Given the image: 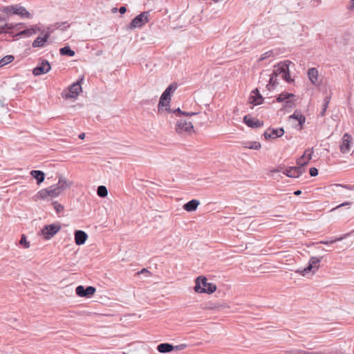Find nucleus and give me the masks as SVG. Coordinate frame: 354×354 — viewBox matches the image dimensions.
I'll use <instances>...</instances> for the list:
<instances>
[{"mask_svg": "<svg viewBox=\"0 0 354 354\" xmlns=\"http://www.w3.org/2000/svg\"><path fill=\"white\" fill-rule=\"evenodd\" d=\"M59 53L61 55L69 57H73L75 54V51L73 50L68 46L61 48L59 49Z\"/></svg>", "mask_w": 354, "mask_h": 354, "instance_id": "obj_28", "label": "nucleus"}, {"mask_svg": "<svg viewBox=\"0 0 354 354\" xmlns=\"http://www.w3.org/2000/svg\"><path fill=\"white\" fill-rule=\"evenodd\" d=\"M54 207L57 213L62 212L64 209V206L61 204L58 203L57 202L53 203Z\"/></svg>", "mask_w": 354, "mask_h": 354, "instance_id": "obj_41", "label": "nucleus"}, {"mask_svg": "<svg viewBox=\"0 0 354 354\" xmlns=\"http://www.w3.org/2000/svg\"><path fill=\"white\" fill-rule=\"evenodd\" d=\"M14 60V57L12 55H6L2 59H0V68L3 66L11 63Z\"/></svg>", "mask_w": 354, "mask_h": 354, "instance_id": "obj_30", "label": "nucleus"}, {"mask_svg": "<svg viewBox=\"0 0 354 354\" xmlns=\"http://www.w3.org/2000/svg\"><path fill=\"white\" fill-rule=\"evenodd\" d=\"M84 77H81L77 82L73 83L68 88V93L66 95V98H75L80 91H82L81 83L83 82Z\"/></svg>", "mask_w": 354, "mask_h": 354, "instance_id": "obj_9", "label": "nucleus"}, {"mask_svg": "<svg viewBox=\"0 0 354 354\" xmlns=\"http://www.w3.org/2000/svg\"><path fill=\"white\" fill-rule=\"evenodd\" d=\"M305 168L299 165L298 167H290L283 171V174L290 178H298L305 173Z\"/></svg>", "mask_w": 354, "mask_h": 354, "instance_id": "obj_13", "label": "nucleus"}, {"mask_svg": "<svg viewBox=\"0 0 354 354\" xmlns=\"http://www.w3.org/2000/svg\"><path fill=\"white\" fill-rule=\"evenodd\" d=\"M284 134V129L283 128L271 129L269 128L263 133V136L266 140L271 138L275 139L281 137Z\"/></svg>", "mask_w": 354, "mask_h": 354, "instance_id": "obj_14", "label": "nucleus"}, {"mask_svg": "<svg viewBox=\"0 0 354 354\" xmlns=\"http://www.w3.org/2000/svg\"><path fill=\"white\" fill-rule=\"evenodd\" d=\"M339 185L342 187H344L346 189L354 191V185Z\"/></svg>", "mask_w": 354, "mask_h": 354, "instance_id": "obj_45", "label": "nucleus"}, {"mask_svg": "<svg viewBox=\"0 0 354 354\" xmlns=\"http://www.w3.org/2000/svg\"><path fill=\"white\" fill-rule=\"evenodd\" d=\"M295 105L294 102L290 100H288L286 102L285 107H292Z\"/></svg>", "mask_w": 354, "mask_h": 354, "instance_id": "obj_48", "label": "nucleus"}, {"mask_svg": "<svg viewBox=\"0 0 354 354\" xmlns=\"http://www.w3.org/2000/svg\"><path fill=\"white\" fill-rule=\"evenodd\" d=\"M294 96L295 95L292 93H281L277 97V101L279 102H283L285 100H288L289 98Z\"/></svg>", "mask_w": 354, "mask_h": 354, "instance_id": "obj_31", "label": "nucleus"}, {"mask_svg": "<svg viewBox=\"0 0 354 354\" xmlns=\"http://www.w3.org/2000/svg\"><path fill=\"white\" fill-rule=\"evenodd\" d=\"M347 235L348 234H344V235L341 236L340 237L335 238V239H331V240H328V241H319V243L324 244V245L332 244V243H335L337 241H339L343 240L344 238H346L347 236Z\"/></svg>", "mask_w": 354, "mask_h": 354, "instance_id": "obj_32", "label": "nucleus"}, {"mask_svg": "<svg viewBox=\"0 0 354 354\" xmlns=\"http://www.w3.org/2000/svg\"><path fill=\"white\" fill-rule=\"evenodd\" d=\"M174 113H176L178 116H192L198 114L195 112L182 111L179 108L176 109Z\"/></svg>", "mask_w": 354, "mask_h": 354, "instance_id": "obj_34", "label": "nucleus"}, {"mask_svg": "<svg viewBox=\"0 0 354 354\" xmlns=\"http://www.w3.org/2000/svg\"><path fill=\"white\" fill-rule=\"evenodd\" d=\"M176 130L178 133L185 132L191 134L194 132V127L192 122L187 118H180L176 122Z\"/></svg>", "mask_w": 354, "mask_h": 354, "instance_id": "obj_5", "label": "nucleus"}, {"mask_svg": "<svg viewBox=\"0 0 354 354\" xmlns=\"http://www.w3.org/2000/svg\"><path fill=\"white\" fill-rule=\"evenodd\" d=\"M291 62L289 60H286L284 62H281L279 63L277 65L274 66V69L273 71L272 74L274 76H281L284 73L285 71L287 69V66L290 64Z\"/></svg>", "mask_w": 354, "mask_h": 354, "instance_id": "obj_18", "label": "nucleus"}, {"mask_svg": "<svg viewBox=\"0 0 354 354\" xmlns=\"http://www.w3.org/2000/svg\"><path fill=\"white\" fill-rule=\"evenodd\" d=\"M284 80H286L287 82H292V79H291L290 77V73H289V69H288V66H287V69L285 71L284 73L283 74L282 77H281Z\"/></svg>", "mask_w": 354, "mask_h": 354, "instance_id": "obj_37", "label": "nucleus"}, {"mask_svg": "<svg viewBox=\"0 0 354 354\" xmlns=\"http://www.w3.org/2000/svg\"><path fill=\"white\" fill-rule=\"evenodd\" d=\"M310 175L313 177L317 176L318 174V170L315 167H311L309 170Z\"/></svg>", "mask_w": 354, "mask_h": 354, "instance_id": "obj_44", "label": "nucleus"}, {"mask_svg": "<svg viewBox=\"0 0 354 354\" xmlns=\"http://www.w3.org/2000/svg\"><path fill=\"white\" fill-rule=\"evenodd\" d=\"M88 238L87 234L82 230L75 232V242L77 245H83Z\"/></svg>", "mask_w": 354, "mask_h": 354, "instance_id": "obj_20", "label": "nucleus"}, {"mask_svg": "<svg viewBox=\"0 0 354 354\" xmlns=\"http://www.w3.org/2000/svg\"><path fill=\"white\" fill-rule=\"evenodd\" d=\"M66 24H67V22H58V23H56L55 24V28L56 29H61L62 30H66L67 28H68L70 26L69 24L66 26Z\"/></svg>", "mask_w": 354, "mask_h": 354, "instance_id": "obj_36", "label": "nucleus"}, {"mask_svg": "<svg viewBox=\"0 0 354 354\" xmlns=\"http://www.w3.org/2000/svg\"><path fill=\"white\" fill-rule=\"evenodd\" d=\"M313 153V148L305 150L303 156L297 160V164L304 167V166H306L308 163V161L312 158Z\"/></svg>", "mask_w": 354, "mask_h": 354, "instance_id": "obj_16", "label": "nucleus"}, {"mask_svg": "<svg viewBox=\"0 0 354 354\" xmlns=\"http://www.w3.org/2000/svg\"><path fill=\"white\" fill-rule=\"evenodd\" d=\"M252 95L250 97V102L254 105L261 104L263 102V97L259 93L258 88H255L252 92Z\"/></svg>", "mask_w": 354, "mask_h": 354, "instance_id": "obj_19", "label": "nucleus"}, {"mask_svg": "<svg viewBox=\"0 0 354 354\" xmlns=\"http://www.w3.org/2000/svg\"><path fill=\"white\" fill-rule=\"evenodd\" d=\"M351 204V202H344V203L337 205V207H334L333 209H332V211L335 210V209H338V208H339L341 207H344V206H346V205H349Z\"/></svg>", "mask_w": 354, "mask_h": 354, "instance_id": "obj_46", "label": "nucleus"}, {"mask_svg": "<svg viewBox=\"0 0 354 354\" xmlns=\"http://www.w3.org/2000/svg\"><path fill=\"white\" fill-rule=\"evenodd\" d=\"M330 97L326 96L324 100V103L322 104V110L321 111V115L323 116L325 114V112L328 108V103L330 102Z\"/></svg>", "mask_w": 354, "mask_h": 354, "instance_id": "obj_35", "label": "nucleus"}, {"mask_svg": "<svg viewBox=\"0 0 354 354\" xmlns=\"http://www.w3.org/2000/svg\"><path fill=\"white\" fill-rule=\"evenodd\" d=\"M166 110L168 111H171L169 108H166Z\"/></svg>", "mask_w": 354, "mask_h": 354, "instance_id": "obj_56", "label": "nucleus"}, {"mask_svg": "<svg viewBox=\"0 0 354 354\" xmlns=\"http://www.w3.org/2000/svg\"><path fill=\"white\" fill-rule=\"evenodd\" d=\"M178 84L176 82L171 83L162 93L158 103V110L160 111L162 106H167L171 101V94L177 89Z\"/></svg>", "mask_w": 354, "mask_h": 354, "instance_id": "obj_4", "label": "nucleus"}, {"mask_svg": "<svg viewBox=\"0 0 354 354\" xmlns=\"http://www.w3.org/2000/svg\"><path fill=\"white\" fill-rule=\"evenodd\" d=\"M19 243L24 245L25 248H28L30 247V243L27 241L26 236L24 234L21 236Z\"/></svg>", "mask_w": 354, "mask_h": 354, "instance_id": "obj_39", "label": "nucleus"}, {"mask_svg": "<svg viewBox=\"0 0 354 354\" xmlns=\"http://www.w3.org/2000/svg\"><path fill=\"white\" fill-rule=\"evenodd\" d=\"M353 144V137L348 133H344L342 142L339 145L340 151L342 153H346L350 151L351 145Z\"/></svg>", "mask_w": 354, "mask_h": 354, "instance_id": "obj_10", "label": "nucleus"}, {"mask_svg": "<svg viewBox=\"0 0 354 354\" xmlns=\"http://www.w3.org/2000/svg\"><path fill=\"white\" fill-rule=\"evenodd\" d=\"M285 354H305V351L297 348H292L286 351Z\"/></svg>", "mask_w": 354, "mask_h": 354, "instance_id": "obj_38", "label": "nucleus"}, {"mask_svg": "<svg viewBox=\"0 0 354 354\" xmlns=\"http://www.w3.org/2000/svg\"><path fill=\"white\" fill-rule=\"evenodd\" d=\"M97 194L100 197H106L108 195V190L105 186L100 185L97 187Z\"/></svg>", "mask_w": 354, "mask_h": 354, "instance_id": "obj_33", "label": "nucleus"}, {"mask_svg": "<svg viewBox=\"0 0 354 354\" xmlns=\"http://www.w3.org/2000/svg\"><path fill=\"white\" fill-rule=\"evenodd\" d=\"M347 10L354 12V0H351L346 7Z\"/></svg>", "mask_w": 354, "mask_h": 354, "instance_id": "obj_43", "label": "nucleus"}, {"mask_svg": "<svg viewBox=\"0 0 354 354\" xmlns=\"http://www.w3.org/2000/svg\"><path fill=\"white\" fill-rule=\"evenodd\" d=\"M50 68L51 66L49 62L46 59H43L41 62L39 64V65H38L33 69L32 73L34 75L38 76L42 74L47 73L50 71Z\"/></svg>", "mask_w": 354, "mask_h": 354, "instance_id": "obj_12", "label": "nucleus"}, {"mask_svg": "<svg viewBox=\"0 0 354 354\" xmlns=\"http://www.w3.org/2000/svg\"><path fill=\"white\" fill-rule=\"evenodd\" d=\"M21 25V24H17L15 25H13L12 24H6L4 26H0V34L3 32L13 34V32L10 30H12L15 27H17Z\"/></svg>", "mask_w": 354, "mask_h": 354, "instance_id": "obj_27", "label": "nucleus"}, {"mask_svg": "<svg viewBox=\"0 0 354 354\" xmlns=\"http://www.w3.org/2000/svg\"><path fill=\"white\" fill-rule=\"evenodd\" d=\"M301 194V190H297L294 192V194L296 195V196H299Z\"/></svg>", "mask_w": 354, "mask_h": 354, "instance_id": "obj_54", "label": "nucleus"}, {"mask_svg": "<svg viewBox=\"0 0 354 354\" xmlns=\"http://www.w3.org/2000/svg\"><path fill=\"white\" fill-rule=\"evenodd\" d=\"M195 283L194 290L198 293L212 294L216 290V284L207 282L205 277H198L196 279Z\"/></svg>", "mask_w": 354, "mask_h": 354, "instance_id": "obj_2", "label": "nucleus"}, {"mask_svg": "<svg viewBox=\"0 0 354 354\" xmlns=\"http://www.w3.org/2000/svg\"><path fill=\"white\" fill-rule=\"evenodd\" d=\"M244 147L258 150L261 147L260 142L257 141L247 142L243 144Z\"/></svg>", "mask_w": 354, "mask_h": 354, "instance_id": "obj_29", "label": "nucleus"}, {"mask_svg": "<svg viewBox=\"0 0 354 354\" xmlns=\"http://www.w3.org/2000/svg\"><path fill=\"white\" fill-rule=\"evenodd\" d=\"M243 122L252 128H259L263 127V122L258 119L250 117L249 115H245L243 118Z\"/></svg>", "mask_w": 354, "mask_h": 354, "instance_id": "obj_17", "label": "nucleus"}, {"mask_svg": "<svg viewBox=\"0 0 354 354\" xmlns=\"http://www.w3.org/2000/svg\"><path fill=\"white\" fill-rule=\"evenodd\" d=\"M149 11L142 12L137 15L130 23V28H140L149 21Z\"/></svg>", "mask_w": 354, "mask_h": 354, "instance_id": "obj_7", "label": "nucleus"}, {"mask_svg": "<svg viewBox=\"0 0 354 354\" xmlns=\"http://www.w3.org/2000/svg\"><path fill=\"white\" fill-rule=\"evenodd\" d=\"M322 259V257H312L310 259L308 265L306 268L304 269H298L296 272H299L303 276H305L311 271H313V273H314L316 270L319 269V263L321 262Z\"/></svg>", "mask_w": 354, "mask_h": 354, "instance_id": "obj_6", "label": "nucleus"}, {"mask_svg": "<svg viewBox=\"0 0 354 354\" xmlns=\"http://www.w3.org/2000/svg\"><path fill=\"white\" fill-rule=\"evenodd\" d=\"M305 354H323L321 352H306L305 351Z\"/></svg>", "mask_w": 354, "mask_h": 354, "instance_id": "obj_52", "label": "nucleus"}, {"mask_svg": "<svg viewBox=\"0 0 354 354\" xmlns=\"http://www.w3.org/2000/svg\"><path fill=\"white\" fill-rule=\"evenodd\" d=\"M96 291L93 286H87L84 288L83 286H78L75 289L76 294L81 297H91Z\"/></svg>", "mask_w": 354, "mask_h": 354, "instance_id": "obj_11", "label": "nucleus"}, {"mask_svg": "<svg viewBox=\"0 0 354 354\" xmlns=\"http://www.w3.org/2000/svg\"><path fill=\"white\" fill-rule=\"evenodd\" d=\"M274 86L270 82L266 85V88L268 91H271L274 89Z\"/></svg>", "mask_w": 354, "mask_h": 354, "instance_id": "obj_51", "label": "nucleus"}, {"mask_svg": "<svg viewBox=\"0 0 354 354\" xmlns=\"http://www.w3.org/2000/svg\"><path fill=\"white\" fill-rule=\"evenodd\" d=\"M72 185L71 182L68 181L66 179L60 176L59 178L58 183L56 185L50 186L46 189H43L39 192V197L41 198H46L48 196L57 197L62 193L66 188Z\"/></svg>", "mask_w": 354, "mask_h": 354, "instance_id": "obj_1", "label": "nucleus"}, {"mask_svg": "<svg viewBox=\"0 0 354 354\" xmlns=\"http://www.w3.org/2000/svg\"><path fill=\"white\" fill-rule=\"evenodd\" d=\"M289 118L295 119L299 122L298 126H299V129H302V125L306 121L305 117L298 110H296L294 113L289 117Z\"/></svg>", "mask_w": 354, "mask_h": 354, "instance_id": "obj_23", "label": "nucleus"}, {"mask_svg": "<svg viewBox=\"0 0 354 354\" xmlns=\"http://www.w3.org/2000/svg\"><path fill=\"white\" fill-rule=\"evenodd\" d=\"M272 55V50L267 51L261 55L259 60L263 61V60L267 59L268 57H270Z\"/></svg>", "mask_w": 354, "mask_h": 354, "instance_id": "obj_40", "label": "nucleus"}, {"mask_svg": "<svg viewBox=\"0 0 354 354\" xmlns=\"http://www.w3.org/2000/svg\"><path fill=\"white\" fill-rule=\"evenodd\" d=\"M49 37H50V33L46 32L43 37H37L35 39V41L32 42V47H34V48L43 47L45 45V43L48 39Z\"/></svg>", "mask_w": 354, "mask_h": 354, "instance_id": "obj_22", "label": "nucleus"}, {"mask_svg": "<svg viewBox=\"0 0 354 354\" xmlns=\"http://www.w3.org/2000/svg\"><path fill=\"white\" fill-rule=\"evenodd\" d=\"M185 347V344H181L177 346H174L173 345L169 343H162L158 345L157 350L159 353H169L174 351L175 348L176 349H183Z\"/></svg>", "mask_w": 354, "mask_h": 354, "instance_id": "obj_15", "label": "nucleus"}, {"mask_svg": "<svg viewBox=\"0 0 354 354\" xmlns=\"http://www.w3.org/2000/svg\"><path fill=\"white\" fill-rule=\"evenodd\" d=\"M85 138V133H82L79 135V138L81 139V140H83L84 138Z\"/></svg>", "mask_w": 354, "mask_h": 354, "instance_id": "obj_53", "label": "nucleus"}, {"mask_svg": "<svg viewBox=\"0 0 354 354\" xmlns=\"http://www.w3.org/2000/svg\"><path fill=\"white\" fill-rule=\"evenodd\" d=\"M308 75L309 80L313 84H317L318 82V71L315 68H311L308 71Z\"/></svg>", "mask_w": 354, "mask_h": 354, "instance_id": "obj_26", "label": "nucleus"}, {"mask_svg": "<svg viewBox=\"0 0 354 354\" xmlns=\"http://www.w3.org/2000/svg\"><path fill=\"white\" fill-rule=\"evenodd\" d=\"M21 26H17V27H15V28H12V30H11L13 33H15L14 30H19V29H21V28H22V26H24V24H22V23H21ZM12 36H13L15 34H12Z\"/></svg>", "mask_w": 354, "mask_h": 354, "instance_id": "obj_49", "label": "nucleus"}, {"mask_svg": "<svg viewBox=\"0 0 354 354\" xmlns=\"http://www.w3.org/2000/svg\"><path fill=\"white\" fill-rule=\"evenodd\" d=\"M119 12L121 14H124L127 12V8L125 6H122L119 8Z\"/></svg>", "mask_w": 354, "mask_h": 354, "instance_id": "obj_50", "label": "nucleus"}, {"mask_svg": "<svg viewBox=\"0 0 354 354\" xmlns=\"http://www.w3.org/2000/svg\"><path fill=\"white\" fill-rule=\"evenodd\" d=\"M199 204H200V202L198 200L192 199V200L189 201V202H187V203H185L183 206V208L187 212H193L197 209Z\"/></svg>", "mask_w": 354, "mask_h": 354, "instance_id": "obj_24", "label": "nucleus"}, {"mask_svg": "<svg viewBox=\"0 0 354 354\" xmlns=\"http://www.w3.org/2000/svg\"><path fill=\"white\" fill-rule=\"evenodd\" d=\"M144 273H146L147 277L151 276V272L149 270H147L146 268H143L140 272H138L137 274H144Z\"/></svg>", "mask_w": 354, "mask_h": 354, "instance_id": "obj_47", "label": "nucleus"}, {"mask_svg": "<svg viewBox=\"0 0 354 354\" xmlns=\"http://www.w3.org/2000/svg\"><path fill=\"white\" fill-rule=\"evenodd\" d=\"M277 77H278L277 76H274V75H273L272 73V75H270V77L269 82L275 86V85H277L278 84Z\"/></svg>", "mask_w": 354, "mask_h": 354, "instance_id": "obj_42", "label": "nucleus"}, {"mask_svg": "<svg viewBox=\"0 0 354 354\" xmlns=\"http://www.w3.org/2000/svg\"><path fill=\"white\" fill-rule=\"evenodd\" d=\"M30 175L36 179L38 185L41 184L45 179V174L40 170H32Z\"/></svg>", "mask_w": 354, "mask_h": 354, "instance_id": "obj_25", "label": "nucleus"}, {"mask_svg": "<svg viewBox=\"0 0 354 354\" xmlns=\"http://www.w3.org/2000/svg\"><path fill=\"white\" fill-rule=\"evenodd\" d=\"M61 227L57 224H50L45 225L41 230V234L44 236V239L46 240L50 239L55 234H56Z\"/></svg>", "mask_w": 354, "mask_h": 354, "instance_id": "obj_8", "label": "nucleus"}, {"mask_svg": "<svg viewBox=\"0 0 354 354\" xmlns=\"http://www.w3.org/2000/svg\"><path fill=\"white\" fill-rule=\"evenodd\" d=\"M116 11H117V8H113V12H116Z\"/></svg>", "mask_w": 354, "mask_h": 354, "instance_id": "obj_55", "label": "nucleus"}, {"mask_svg": "<svg viewBox=\"0 0 354 354\" xmlns=\"http://www.w3.org/2000/svg\"><path fill=\"white\" fill-rule=\"evenodd\" d=\"M0 11L6 14L7 15H16L20 16L21 18L30 19L32 15L26 10V9L20 4H15L8 6H3L0 8Z\"/></svg>", "mask_w": 354, "mask_h": 354, "instance_id": "obj_3", "label": "nucleus"}, {"mask_svg": "<svg viewBox=\"0 0 354 354\" xmlns=\"http://www.w3.org/2000/svg\"><path fill=\"white\" fill-rule=\"evenodd\" d=\"M40 29L37 28L36 26H32L30 28H26L24 30L19 31L13 35V37H17L18 36H24V37H30L32 35L37 33V31H39Z\"/></svg>", "mask_w": 354, "mask_h": 354, "instance_id": "obj_21", "label": "nucleus"}]
</instances>
